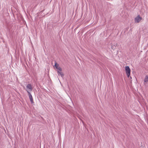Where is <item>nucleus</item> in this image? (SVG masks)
<instances>
[{
    "label": "nucleus",
    "mask_w": 148,
    "mask_h": 148,
    "mask_svg": "<svg viewBox=\"0 0 148 148\" xmlns=\"http://www.w3.org/2000/svg\"><path fill=\"white\" fill-rule=\"evenodd\" d=\"M125 71L126 74V75L128 77H130V69L128 66H126L125 68Z\"/></svg>",
    "instance_id": "obj_1"
},
{
    "label": "nucleus",
    "mask_w": 148,
    "mask_h": 148,
    "mask_svg": "<svg viewBox=\"0 0 148 148\" xmlns=\"http://www.w3.org/2000/svg\"><path fill=\"white\" fill-rule=\"evenodd\" d=\"M27 92L29 93V97L30 98V99L31 101V102L32 103H33V100L32 98V95L30 94V92L27 91Z\"/></svg>",
    "instance_id": "obj_5"
},
{
    "label": "nucleus",
    "mask_w": 148,
    "mask_h": 148,
    "mask_svg": "<svg viewBox=\"0 0 148 148\" xmlns=\"http://www.w3.org/2000/svg\"><path fill=\"white\" fill-rule=\"evenodd\" d=\"M142 19V18L140 17L139 15H138L135 18V22L136 23H138Z\"/></svg>",
    "instance_id": "obj_2"
},
{
    "label": "nucleus",
    "mask_w": 148,
    "mask_h": 148,
    "mask_svg": "<svg viewBox=\"0 0 148 148\" xmlns=\"http://www.w3.org/2000/svg\"><path fill=\"white\" fill-rule=\"evenodd\" d=\"M54 66H55L56 68L58 69V71H62V69L59 66V65L57 64L56 62H55Z\"/></svg>",
    "instance_id": "obj_3"
},
{
    "label": "nucleus",
    "mask_w": 148,
    "mask_h": 148,
    "mask_svg": "<svg viewBox=\"0 0 148 148\" xmlns=\"http://www.w3.org/2000/svg\"><path fill=\"white\" fill-rule=\"evenodd\" d=\"M27 88L28 89V91H31L32 90V87L31 85L30 84H28L27 86Z\"/></svg>",
    "instance_id": "obj_4"
},
{
    "label": "nucleus",
    "mask_w": 148,
    "mask_h": 148,
    "mask_svg": "<svg viewBox=\"0 0 148 148\" xmlns=\"http://www.w3.org/2000/svg\"><path fill=\"white\" fill-rule=\"evenodd\" d=\"M58 75H60V76L62 77H63L64 76V74L62 72V71H58Z\"/></svg>",
    "instance_id": "obj_6"
},
{
    "label": "nucleus",
    "mask_w": 148,
    "mask_h": 148,
    "mask_svg": "<svg viewBox=\"0 0 148 148\" xmlns=\"http://www.w3.org/2000/svg\"><path fill=\"white\" fill-rule=\"evenodd\" d=\"M144 82H148V76H146Z\"/></svg>",
    "instance_id": "obj_7"
}]
</instances>
